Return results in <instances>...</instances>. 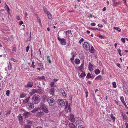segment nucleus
<instances>
[{
  "label": "nucleus",
  "mask_w": 128,
  "mask_h": 128,
  "mask_svg": "<svg viewBox=\"0 0 128 128\" xmlns=\"http://www.w3.org/2000/svg\"><path fill=\"white\" fill-rule=\"evenodd\" d=\"M40 100V97L38 94H35L32 96V102L35 104L39 103Z\"/></svg>",
  "instance_id": "1"
},
{
  "label": "nucleus",
  "mask_w": 128,
  "mask_h": 128,
  "mask_svg": "<svg viewBox=\"0 0 128 128\" xmlns=\"http://www.w3.org/2000/svg\"><path fill=\"white\" fill-rule=\"evenodd\" d=\"M39 109L42 110L45 113L47 114L48 113V106L47 105L44 104H42L40 105Z\"/></svg>",
  "instance_id": "2"
},
{
  "label": "nucleus",
  "mask_w": 128,
  "mask_h": 128,
  "mask_svg": "<svg viewBox=\"0 0 128 128\" xmlns=\"http://www.w3.org/2000/svg\"><path fill=\"white\" fill-rule=\"evenodd\" d=\"M47 102H48L50 106L53 108L56 104V102L53 98L49 97L47 100Z\"/></svg>",
  "instance_id": "3"
},
{
  "label": "nucleus",
  "mask_w": 128,
  "mask_h": 128,
  "mask_svg": "<svg viewBox=\"0 0 128 128\" xmlns=\"http://www.w3.org/2000/svg\"><path fill=\"white\" fill-rule=\"evenodd\" d=\"M83 46L84 49L86 50H90V45L87 42H85L83 44Z\"/></svg>",
  "instance_id": "4"
},
{
  "label": "nucleus",
  "mask_w": 128,
  "mask_h": 128,
  "mask_svg": "<svg viewBox=\"0 0 128 128\" xmlns=\"http://www.w3.org/2000/svg\"><path fill=\"white\" fill-rule=\"evenodd\" d=\"M58 104L61 106H64L65 105V102L62 99H58Z\"/></svg>",
  "instance_id": "5"
},
{
  "label": "nucleus",
  "mask_w": 128,
  "mask_h": 128,
  "mask_svg": "<svg viewBox=\"0 0 128 128\" xmlns=\"http://www.w3.org/2000/svg\"><path fill=\"white\" fill-rule=\"evenodd\" d=\"M27 108L29 110H31L34 108V105L32 103H28L26 104Z\"/></svg>",
  "instance_id": "6"
},
{
  "label": "nucleus",
  "mask_w": 128,
  "mask_h": 128,
  "mask_svg": "<svg viewBox=\"0 0 128 128\" xmlns=\"http://www.w3.org/2000/svg\"><path fill=\"white\" fill-rule=\"evenodd\" d=\"M58 40L60 42V44L63 45H66V40L64 38L61 39L59 37L58 38Z\"/></svg>",
  "instance_id": "7"
},
{
  "label": "nucleus",
  "mask_w": 128,
  "mask_h": 128,
  "mask_svg": "<svg viewBox=\"0 0 128 128\" xmlns=\"http://www.w3.org/2000/svg\"><path fill=\"white\" fill-rule=\"evenodd\" d=\"M69 120L72 122H74L75 121V118L74 117V116L72 114H70Z\"/></svg>",
  "instance_id": "8"
},
{
  "label": "nucleus",
  "mask_w": 128,
  "mask_h": 128,
  "mask_svg": "<svg viewBox=\"0 0 128 128\" xmlns=\"http://www.w3.org/2000/svg\"><path fill=\"white\" fill-rule=\"evenodd\" d=\"M55 90L54 88H52L50 89L49 92L52 96H54Z\"/></svg>",
  "instance_id": "9"
},
{
  "label": "nucleus",
  "mask_w": 128,
  "mask_h": 128,
  "mask_svg": "<svg viewBox=\"0 0 128 128\" xmlns=\"http://www.w3.org/2000/svg\"><path fill=\"white\" fill-rule=\"evenodd\" d=\"M66 106H65V109L68 108V109L70 111V106L69 105H68V102L66 101Z\"/></svg>",
  "instance_id": "10"
},
{
  "label": "nucleus",
  "mask_w": 128,
  "mask_h": 128,
  "mask_svg": "<svg viewBox=\"0 0 128 128\" xmlns=\"http://www.w3.org/2000/svg\"><path fill=\"white\" fill-rule=\"evenodd\" d=\"M33 86V84L32 82H28L27 84L26 85L25 87H32Z\"/></svg>",
  "instance_id": "11"
},
{
  "label": "nucleus",
  "mask_w": 128,
  "mask_h": 128,
  "mask_svg": "<svg viewBox=\"0 0 128 128\" xmlns=\"http://www.w3.org/2000/svg\"><path fill=\"white\" fill-rule=\"evenodd\" d=\"M30 113L28 112H25L22 114V115L25 118H28L29 116Z\"/></svg>",
  "instance_id": "12"
},
{
  "label": "nucleus",
  "mask_w": 128,
  "mask_h": 128,
  "mask_svg": "<svg viewBox=\"0 0 128 128\" xmlns=\"http://www.w3.org/2000/svg\"><path fill=\"white\" fill-rule=\"evenodd\" d=\"M26 122L27 124H28L30 125L31 126H32V124H34V122L33 121H31L29 120H26Z\"/></svg>",
  "instance_id": "13"
},
{
  "label": "nucleus",
  "mask_w": 128,
  "mask_h": 128,
  "mask_svg": "<svg viewBox=\"0 0 128 128\" xmlns=\"http://www.w3.org/2000/svg\"><path fill=\"white\" fill-rule=\"evenodd\" d=\"M89 66L88 67V70L90 71H92L93 70V67L91 62L89 63Z\"/></svg>",
  "instance_id": "14"
},
{
  "label": "nucleus",
  "mask_w": 128,
  "mask_h": 128,
  "mask_svg": "<svg viewBox=\"0 0 128 128\" xmlns=\"http://www.w3.org/2000/svg\"><path fill=\"white\" fill-rule=\"evenodd\" d=\"M37 93L39 94H41L43 92L42 90L40 87H39L38 89H37Z\"/></svg>",
  "instance_id": "15"
},
{
  "label": "nucleus",
  "mask_w": 128,
  "mask_h": 128,
  "mask_svg": "<svg viewBox=\"0 0 128 128\" xmlns=\"http://www.w3.org/2000/svg\"><path fill=\"white\" fill-rule=\"evenodd\" d=\"M75 119V121L74 122H75L76 126L78 125L79 124V119L77 118H76Z\"/></svg>",
  "instance_id": "16"
},
{
  "label": "nucleus",
  "mask_w": 128,
  "mask_h": 128,
  "mask_svg": "<svg viewBox=\"0 0 128 128\" xmlns=\"http://www.w3.org/2000/svg\"><path fill=\"white\" fill-rule=\"evenodd\" d=\"M44 115V113L42 112H38L37 114V115L40 117L43 116Z\"/></svg>",
  "instance_id": "17"
},
{
  "label": "nucleus",
  "mask_w": 128,
  "mask_h": 128,
  "mask_svg": "<svg viewBox=\"0 0 128 128\" xmlns=\"http://www.w3.org/2000/svg\"><path fill=\"white\" fill-rule=\"evenodd\" d=\"M8 68V70H10L12 68L11 64L9 62V63L8 64V66L6 68L5 70H6V68L7 69Z\"/></svg>",
  "instance_id": "18"
},
{
  "label": "nucleus",
  "mask_w": 128,
  "mask_h": 128,
  "mask_svg": "<svg viewBox=\"0 0 128 128\" xmlns=\"http://www.w3.org/2000/svg\"><path fill=\"white\" fill-rule=\"evenodd\" d=\"M42 99L43 100V101L45 102L46 100L47 101V100L48 99V98L45 95H44L42 96Z\"/></svg>",
  "instance_id": "19"
},
{
  "label": "nucleus",
  "mask_w": 128,
  "mask_h": 128,
  "mask_svg": "<svg viewBox=\"0 0 128 128\" xmlns=\"http://www.w3.org/2000/svg\"><path fill=\"white\" fill-rule=\"evenodd\" d=\"M30 98V96L28 97L26 99L24 100L23 101V103L24 104H26L28 102Z\"/></svg>",
  "instance_id": "20"
},
{
  "label": "nucleus",
  "mask_w": 128,
  "mask_h": 128,
  "mask_svg": "<svg viewBox=\"0 0 128 128\" xmlns=\"http://www.w3.org/2000/svg\"><path fill=\"white\" fill-rule=\"evenodd\" d=\"M84 63L83 64H82L80 66L79 68V70H80L81 72H83L82 70H84Z\"/></svg>",
  "instance_id": "21"
},
{
  "label": "nucleus",
  "mask_w": 128,
  "mask_h": 128,
  "mask_svg": "<svg viewBox=\"0 0 128 128\" xmlns=\"http://www.w3.org/2000/svg\"><path fill=\"white\" fill-rule=\"evenodd\" d=\"M69 128H75V126L72 123H70L69 124Z\"/></svg>",
  "instance_id": "22"
},
{
  "label": "nucleus",
  "mask_w": 128,
  "mask_h": 128,
  "mask_svg": "<svg viewBox=\"0 0 128 128\" xmlns=\"http://www.w3.org/2000/svg\"><path fill=\"white\" fill-rule=\"evenodd\" d=\"M37 89H33L32 90V91L31 92V94H33L36 93H37Z\"/></svg>",
  "instance_id": "23"
},
{
  "label": "nucleus",
  "mask_w": 128,
  "mask_h": 128,
  "mask_svg": "<svg viewBox=\"0 0 128 128\" xmlns=\"http://www.w3.org/2000/svg\"><path fill=\"white\" fill-rule=\"evenodd\" d=\"M74 62L76 64H79L80 63V60L78 58H76L75 59Z\"/></svg>",
  "instance_id": "24"
},
{
  "label": "nucleus",
  "mask_w": 128,
  "mask_h": 128,
  "mask_svg": "<svg viewBox=\"0 0 128 128\" xmlns=\"http://www.w3.org/2000/svg\"><path fill=\"white\" fill-rule=\"evenodd\" d=\"M120 4V2H113L112 3L113 5L114 6H116L117 5L119 4Z\"/></svg>",
  "instance_id": "25"
},
{
  "label": "nucleus",
  "mask_w": 128,
  "mask_h": 128,
  "mask_svg": "<svg viewBox=\"0 0 128 128\" xmlns=\"http://www.w3.org/2000/svg\"><path fill=\"white\" fill-rule=\"evenodd\" d=\"M94 72L96 74H98L100 73V71L99 69H96L94 70Z\"/></svg>",
  "instance_id": "26"
},
{
  "label": "nucleus",
  "mask_w": 128,
  "mask_h": 128,
  "mask_svg": "<svg viewBox=\"0 0 128 128\" xmlns=\"http://www.w3.org/2000/svg\"><path fill=\"white\" fill-rule=\"evenodd\" d=\"M18 120L20 121H22V116L20 114H19L18 116Z\"/></svg>",
  "instance_id": "27"
},
{
  "label": "nucleus",
  "mask_w": 128,
  "mask_h": 128,
  "mask_svg": "<svg viewBox=\"0 0 128 128\" xmlns=\"http://www.w3.org/2000/svg\"><path fill=\"white\" fill-rule=\"evenodd\" d=\"M24 127V128H31V126L28 124H25Z\"/></svg>",
  "instance_id": "28"
},
{
  "label": "nucleus",
  "mask_w": 128,
  "mask_h": 128,
  "mask_svg": "<svg viewBox=\"0 0 128 128\" xmlns=\"http://www.w3.org/2000/svg\"><path fill=\"white\" fill-rule=\"evenodd\" d=\"M95 51L94 49L93 46H92L90 49V52L92 53H94Z\"/></svg>",
  "instance_id": "29"
},
{
  "label": "nucleus",
  "mask_w": 128,
  "mask_h": 128,
  "mask_svg": "<svg viewBox=\"0 0 128 128\" xmlns=\"http://www.w3.org/2000/svg\"><path fill=\"white\" fill-rule=\"evenodd\" d=\"M114 29L115 30H118V32H121L122 30L121 29H120L118 27H114Z\"/></svg>",
  "instance_id": "30"
},
{
  "label": "nucleus",
  "mask_w": 128,
  "mask_h": 128,
  "mask_svg": "<svg viewBox=\"0 0 128 128\" xmlns=\"http://www.w3.org/2000/svg\"><path fill=\"white\" fill-rule=\"evenodd\" d=\"M26 94H25L24 93H23L20 95V98H23L26 96Z\"/></svg>",
  "instance_id": "31"
},
{
  "label": "nucleus",
  "mask_w": 128,
  "mask_h": 128,
  "mask_svg": "<svg viewBox=\"0 0 128 128\" xmlns=\"http://www.w3.org/2000/svg\"><path fill=\"white\" fill-rule=\"evenodd\" d=\"M86 78L88 79L89 78H92V77H91V76L90 73H88L86 76Z\"/></svg>",
  "instance_id": "32"
},
{
  "label": "nucleus",
  "mask_w": 128,
  "mask_h": 128,
  "mask_svg": "<svg viewBox=\"0 0 128 128\" xmlns=\"http://www.w3.org/2000/svg\"><path fill=\"white\" fill-rule=\"evenodd\" d=\"M122 116L124 118V121H125L127 119V117L125 116V114H122Z\"/></svg>",
  "instance_id": "33"
},
{
  "label": "nucleus",
  "mask_w": 128,
  "mask_h": 128,
  "mask_svg": "<svg viewBox=\"0 0 128 128\" xmlns=\"http://www.w3.org/2000/svg\"><path fill=\"white\" fill-rule=\"evenodd\" d=\"M102 76L101 75H100L95 78V80H97L98 79H100L102 78Z\"/></svg>",
  "instance_id": "34"
},
{
  "label": "nucleus",
  "mask_w": 128,
  "mask_h": 128,
  "mask_svg": "<svg viewBox=\"0 0 128 128\" xmlns=\"http://www.w3.org/2000/svg\"><path fill=\"white\" fill-rule=\"evenodd\" d=\"M47 16L48 18L51 19L52 18V16L50 12L47 14Z\"/></svg>",
  "instance_id": "35"
},
{
  "label": "nucleus",
  "mask_w": 128,
  "mask_h": 128,
  "mask_svg": "<svg viewBox=\"0 0 128 128\" xmlns=\"http://www.w3.org/2000/svg\"><path fill=\"white\" fill-rule=\"evenodd\" d=\"M38 78L39 79L44 80L45 78L44 76H38Z\"/></svg>",
  "instance_id": "36"
},
{
  "label": "nucleus",
  "mask_w": 128,
  "mask_h": 128,
  "mask_svg": "<svg viewBox=\"0 0 128 128\" xmlns=\"http://www.w3.org/2000/svg\"><path fill=\"white\" fill-rule=\"evenodd\" d=\"M43 8L44 9V12L46 14H48V13H49L46 9L45 8H44V7H43Z\"/></svg>",
  "instance_id": "37"
},
{
  "label": "nucleus",
  "mask_w": 128,
  "mask_h": 128,
  "mask_svg": "<svg viewBox=\"0 0 128 128\" xmlns=\"http://www.w3.org/2000/svg\"><path fill=\"white\" fill-rule=\"evenodd\" d=\"M120 98L121 100V101L122 102V103H123V102H125L124 100V97L123 96H120Z\"/></svg>",
  "instance_id": "38"
},
{
  "label": "nucleus",
  "mask_w": 128,
  "mask_h": 128,
  "mask_svg": "<svg viewBox=\"0 0 128 128\" xmlns=\"http://www.w3.org/2000/svg\"><path fill=\"white\" fill-rule=\"evenodd\" d=\"M112 84L113 87L114 88H116V82H112Z\"/></svg>",
  "instance_id": "39"
},
{
  "label": "nucleus",
  "mask_w": 128,
  "mask_h": 128,
  "mask_svg": "<svg viewBox=\"0 0 128 128\" xmlns=\"http://www.w3.org/2000/svg\"><path fill=\"white\" fill-rule=\"evenodd\" d=\"M110 116L112 118L113 120V121H115V118L113 116V114H110Z\"/></svg>",
  "instance_id": "40"
},
{
  "label": "nucleus",
  "mask_w": 128,
  "mask_h": 128,
  "mask_svg": "<svg viewBox=\"0 0 128 128\" xmlns=\"http://www.w3.org/2000/svg\"><path fill=\"white\" fill-rule=\"evenodd\" d=\"M6 95L8 96L10 94V91L8 90H7L6 92Z\"/></svg>",
  "instance_id": "41"
},
{
  "label": "nucleus",
  "mask_w": 128,
  "mask_h": 128,
  "mask_svg": "<svg viewBox=\"0 0 128 128\" xmlns=\"http://www.w3.org/2000/svg\"><path fill=\"white\" fill-rule=\"evenodd\" d=\"M54 82H52L50 83V85L52 88H53L52 87L54 86Z\"/></svg>",
  "instance_id": "42"
},
{
  "label": "nucleus",
  "mask_w": 128,
  "mask_h": 128,
  "mask_svg": "<svg viewBox=\"0 0 128 128\" xmlns=\"http://www.w3.org/2000/svg\"><path fill=\"white\" fill-rule=\"evenodd\" d=\"M86 76V74H85L84 72H83L80 75V76L81 77H82L84 76Z\"/></svg>",
  "instance_id": "43"
},
{
  "label": "nucleus",
  "mask_w": 128,
  "mask_h": 128,
  "mask_svg": "<svg viewBox=\"0 0 128 128\" xmlns=\"http://www.w3.org/2000/svg\"><path fill=\"white\" fill-rule=\"evenodd\" d=\"M34 62H33L32 63L31 66H32L33 67V68H35V66L34 65Z\"/></svg>",
  "instance_id": "44"
},
{
  "label": "nucleus",
  "mask_w": 128,
  "mask_h": 128,
  "mask_svg": "<svg viewBox=\"0 0 128 128\" xmlns=\"http://www.w3.org/2000/svg\"><path fill=\"white\" fill-rule=\"evenodd\" d=\"M118 53H119V55L121 56H122V55L120 53L121 52V50H120L119 49V48H118Z\"/></svg>",
  "instance_id": "45"
},
{
  "label": "nucleus",
  "mask_w": 128,
  "mask_h": 128,
  "mask_svg": "<svg viewBox=\"0 0 128 128\" xmlns=\"http://www.w3.org/2000/svg\"><path fill=\"white\" fill-rule=\"evenodd\" d=\"M50 56H47V58L48 60V62L49 63H50L51 62V61L50 60Z\"/></svg>",
  "instance_id": "46"
},
{
  "label": "nucleus",
  "mask_w": 128,
  "mask_h": 128,
  "mask_svg": "<svg viewBox=\"0 0 128 128\" xmlns=\"http://www.w3.org/2000/svg\"><path fill=\"white\" fill-rule=\"evenodd\" d=\"M10 112H11L10 110L8 111L6 113V116H7L8 115H8H10Z\"/></svg>",
  "instance_id": "47"
},
{
  "label": "nucleus",
  "mask_w": 128,
  "mask_h": 128,
  "mask_svg": "<svg viewBox=\"0 0 128 128\" xmlns=\"http://www.w3.org/2000/svg\"><path fill=\"white\" fill-rule=\"evenodd\" d=\"M75 56L74 55H73L72 56V57L70 59V60H71V61H73L74 59V56Z\"/></svg>",
  "instance_id": "48"
},
{
  "label": "nucleus",
  "mask_w": 128,
  "mask_h": 128,
  "mask_svg": "<svg viewBox=\"0 0 128 128\" xmlns=\"http://www.w3.org/2000/svg\"><path fill=\"white\" fill-rule=\"evenodd\" d=\"M5 7L6 8L8 9V10H7V11L9 12L10 11V9L8 6L6 4V6H5Z\"/></svg>",
  "instance_id": "49"
},
{
  "label": "nucleus",
  "mask_w": 128,
  "mask_h": 128,
  "mask_svg": "<svg viewBox=\"0 0 128 128\" xmlns=\"http://www.w3.org/2000/svg\"><path fill=\"white\" fill-rule=\"evenodd\" d=\"M122 41L124 43L125 42V39L124 38H122L121 39Z\"/></svg>",
  "instance_id": "50"
},
{
  "label": "nucleus",
  "mask_w": 128,
  "mask_h": 128,
  "mask_svg": "<svg viewBox=\"0 0 128 128\" xmlns=\"http://www.w3.org/2000/svg\"><path fill=\"white\" fill-rule=\"evenodd\" d=\"M30 48V46H28L26 47V51L27 52H28L29 49Z\"/></svg>",
  "instance_id": "51"
},
{
  "label": "nucleus",
  "mask_w": 128,
  "mask_h": 128,
  "mask_svg": "<svg viewBox=\"0 0 128 128\" xmlns=\"http://www.w3.org/2000/svg\"><path fill=\"white\" fill-rule=\"evenodd\" d=\"M84 40V39L83 38H82L79 41V42L80 44Z\"/></svg>",
  "instance_id": "52"
},
{
  "label": "nucleus",
  "mask_w": 128,
  "mask_h": 128,
  "mask_svg": "<svg viewBox=\"0 0 128 128\" xmlns=\"http://www.w3.org/2000/svg\"><path fill=\"white\" fill-rule=\"evenodd\" d=\"M63 92H62V94L64 96H66V93L64 91V90H63Z\"/></svg>",
  "instance_id": "53"
},
{
  "label": "nucleus",
  "mask_w": 128,
  "mask_h": 128,
  "mask_svg": "<svg viewBox=\"0 0 128 128\" xmlns=\"http://www.w3.org/2000/svg\"><path fill=\"white\" fill-rule=\"evenodd\" d=\"M123 103L124 104V105L126 107V108H128V107L126 105V102H123Z\"/></svg>",
  "instance_id": "54"
},
{
  "label": "nucleus",
  "mask_w": 128,
  "mask_h": 128,
  "mask_svg": "<svg viewBox=\"0 0 128 128\" xmlns=\"http://www.w3.org/2000/svg\"><path fill=\"white\" fill-rule=\"evenodd\" d=\"M78 128H84V126L82 125H80L78 126Z\"/></svg>",
  "instance_id": "55"
},
{
  "label": "nucleus",
  "mask_w": 128,
  "mask_h": 128,
  "mask_svg": "<svg viewBox=\"0 0 128 128\" xmlns=\"http://www.w3.org/2000/svg\"><path fill=\"white\" fill-rule=\"evenodd\" d=\"M16 48L14 47L12 49V50L13 51L16 52Z\"/></svg>",
  "instance_id": "56"
},
{
  "label": "nucleus",
  "mask_w": 128,
  "mask_h": 128,
  "mask_svg": "<svg viewBox=\"0 0 128 128\" xmlns=\"http://www.w3.org/2000/svg\"><path fill=\"white\" fill-rule=\"evenodd\" d=\"M98 26L100 28H102L103 27V25L101 24H98Z\"/></svg>",
  "instance_id": "57"
},
{
  "label": "nucleus",
  "mask_w": 128,
  "mask_h": 128,
  "mask_svg": "<svg viewBox=\"0 0 128 128\" xmlns=\"http://www.w3.org/2000/svg\"><path fill=\"white\" fill-rule=\"evenodd\" d=\"M66 32V34H69V33H70L71 34V33L70 31L68 30V31H67Z\"/></svg>",
  "instance_id": "58"
},
{
  "label": "nucleus",
  "mask_w": 128,
  "mask_h": 128,
  "mask_svg": "<svg viewBox=\"0 0 128 128\" xmlns=\"http://www.w3.org/2000/svg\"><path fill=\"white\" fill-rule=\"evenodd\" d=\"M85 93L86 94V96L87 97L88 96V92L87 90L86 91Z\"/></svg>",
  "instance_id": "59"
},
{
  "label": "nucleus",
  "mask_w": 128,
  "mask_h": 128,
  "mask_svg": "<svg viewBox=\"0 0 128 128\" xmlns=\"http://www.w3.org/2000/svg\"><path fill=\"white\" fill-rule=\"evenodd\" d=\"M91 29L92 30H98V28H91Z\"/></svg>",
  "instance_id": "60"
},
{
  "label": "nucleus",
  "mask_w": 128,
  "mask_h": 128,
  "mask_svg": "<svg viewBox=\"0 0 128 128\" xmlns=\"http://www.w3.org/2000/svg\"><path fill=\"white\" fill-rule=\"evenodd\" d=\"M99 37L100 38H101L102 39V38H104V37H103V36L102 35H100L99 36Z\"/></svg>",
  "instance_id": "61"
},
{
  "label": "nucleus",
  "mask_w": 128,
  "mask_h": 128,
  "mask_svg": "<svg viewBox=\"0 0 128 128\" xmlns=\"http://www.w3.org/2000/svg\"><path fill=\"white\" fill-rule=\"evenodd\" d=\"M91 25L92 26H95L96 25V24L92 22L91 23Z\"/></svg>",
  "instance_id": "62"
},
{
  "label": "nucleus",
  "mask_w": 128,
  "mask_h": 128,
  "mask_svg": "<svg viewBox=\"0 0 128 128\" xmlns=\"http://www.w3.org/2000/svg\"><path fill=\"white\" fill-rule=\"evenodd\" d=\"M126 128H128V124L126 122Z\"/></svg>",
  "instance_id": "63"
},
{
  "label": "nucleus",
  "mask_w": 128,
  "mask_h": 128,
  "mask_svg": "<svg viewBox=\"0 0 128 128\" xmlns=\"http://www.w3.org/2000/svg\"><path fill=\"white\" fill-rule=\"evenodd\" d=\"M23 23V22L22 21H21L20 22L19 24L20 25H21Z\"/></svg>",
  "instance_id": "64"
}]
</instances>
